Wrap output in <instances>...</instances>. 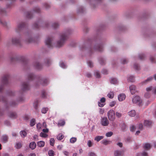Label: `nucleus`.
<instances>
[{
  "label": "nucleus",
  "instance_id": "f257e3e1",
  "mask_svg": "<svg viewBox=\"0 0 156 156\" xmlns=\"http://www.w3.org/2000/svg\"><path fill=\"white\" fill-rule=\"evenodd\" d=\"M69 34V31H67L65 33H62L61 34L60 40L57 43L58 47H60L64 44L68 38V34Z\"/></svg>",
  "mask_w": 156,
  "mask_h": 156
},
{
  "label": "nucleus",
  "instance_id": "f03ea898",
  "mask_svg": "<svg viewBox=\"0 0 156 156\" xmlns=\"http://www.w3.org/2000/svg\"><path fill=\"white\" fill-rule=\"evenodd\" d=\"M48 81L46 79H39L35 84V87H37L39 83L42 86H46L48 83Z\"/></svg>",
  "mask_w": 156,
  "mask_h": 156
},
{
  "label": "nucleus",
  "instance_id": "7ed1b4c3",
  "mask_svg": "<svg viewBox=\"0 0 156 156\" xmlns=\"http://www.w3.org/2000/svg\"><path fill=\"white\" fill-rule=\"evenodd\" d=\"M107 115L108 119L111 121H114L115 119V113L113 110H110L108 112Z\"/></svg>",
  "mask_w": 156,
  "mask_h": 156
},
{
  "label": "nucleus",
  "instance_id": "20e7f679",
  "mask_svg": "<svg viewBox=\"0 0 156 156\" xmlns=\"http://www.w3.org/2000/svg\"><path fill=\"white\" fill-rule=\"evenodd\" d=\"M52 37H48L45 41L46 44L48 46L49 48H52Z\"/></svg>",
  "mask_w": 156,
  "mask_h": 156
},
{
  "label": "nucleus",
  "instance_id": "39448f33",
  "mask_svg": "<svg viewBox=\"0 0 156 156\" xmlns=\"http://www.w3.org/2000/svg\"><path fill=\"white\" fill-rule=\"evenodd\" d=\"M101 125L104 126H106L109 124V121L106 117H103L101 118Z\"/></svg>",
  "mask_w": 156,
  "mask_h": 156
},
{
  "label": "nucleus",
  "instance_id": "423d86ee",
  "mask_svg": "<svg viewBox=\"0 0 156 156\" xmlns=\"http://www.w3.org/2000/svg\"><path fill=\"white\" fill-rule=\"evenodd\" d=\"M30 89V86L27 82H24L22 86V89L23 91H26Z\"/></svg>",
  "mask_w": 156,
  "mask_h": 156
},
{
  "label": "nucleus",
  "instance_id": "0eeeda50",
  "mask_svg": "<svg viewBox=\"0 0 156 156\" xmlns=\"http://www.w3.org/2000/svg\"><path fill=\"white\" fill-rule=\"evenodd\" d=\"M105 98L103 97L101 98L100 100V101H99L98 103V106L100 107H103L105 105Z\"/></svg>",
  "mask_w": 156,
  "mask_h": 156
},
{
  "label": "nucleus",
  "instance_id": "6e6552de",
  "mask_svg": "<svg viewBox=\"0 0 156 156\" xmlns=\"http://www.w3.org/2000/svg\"><path fill=\"white\" fill-rule=\"evenodd\" d=\"M36 77V76L32 73H29L27 76V79L29 81H32Z\"/></svg>",
  "mask_w": 156,
  "mask_h": 156
},
{
  "label": "nucleus",
  "instance_id": "1a4fd4ad",
  "mask_svg": "<svg viewBox=\"0 0 156 156\" xmlns=\"http://www.w3.org/2000/svg\"><path fill=\"white\" fill-rule=\"evenodd\" d=\"M132 101L133 103H137L138 102H140V98L139 96H136L134 97L132 99Z\"/></svg>",
  "mask_w": 156,
  "mask_h": 156
},
{
  "label": "nucleus",
  "instance_id": "9d476101",
  "mask_svg": "<svg viewBox=\"0 0 156 156\" xmlns=\"http://www.w3.org/2000/svg\"><path fill=\"white\" fill-rule=\"evenodd\" d=\"M129 89L132 94H133L136 92V87L135 86L132 85L130 86Z\"/></svg>",
  "mask_w": 156,
  "mask_h": 156
},
{
  "label": "nucleus",
  "instance_id": "9b49d317",
  "mask_svg": "<svg viewBox=\"0 0 156 156\" xmlns=\"http://www.w3.org/2000/svg\"><path fill=\"white\" fill-rule=\"evenodd\" d=\"M126 97V96L125 94H121L118 96V99L119 101H122L125 99Z\"/></svg>",
  "mask_w": 156,
  "mask_h": 156
},
{
  "label": "nucleus",
  "instance_id": "f8f14e48",
  "mask_svg": "<svg viewBox=\"0 0 156 156\" xmlns=\"http://www.w3.org/2000/svg\"><path fill=\"white\" fill-rule=\"evenodd\" d=\"M151 145L150 144L146 143L144 145L143 148L146 150H149L151 149Z\"/></svg>",
  "mask_w": 156,
  "mask_h": 156
},
{
  "label": "nucleus",
  "instance_id": "ddd939ff",
  "mask_svg": "<svg viewBox=\"0 0 156 156\" xmlns=\"http://www.w3.org/2000/svg\"><path fill=\"white\" fill-rule=\"evenodd\" d=\"M36 147V145L35 142H32L30 144L29 147L32 150L34 149Z\"/></svg>",
  "mask_w": 156,
  "mask_h": 156
},
{
  "label": "nucleus",
  "instance_id": "4468645a",
  "mask_svg": "<svg viewBox=\"0 0 156 156\" xmlns=\"http://www.w3.org/2000/svg\"><path fill=\"white\" fill-rule=\"evenodd\" d=\"M128 114L131 117H134L136 115V112L134 110H131L128 112Z\"/></svg>",
  "mask_w": 156,
  "mask_h": 156
},
{
  "label": "nucleus",
  "instance_id": "2eb2a0df",
  "mask_svg": "<svg viewBox=\"0 0 156 156\" xmlns=\"http://www.w3.org/2000/svg\"><path fill=\"white\" fill-rule=\"evenodd\" d=\"M94 49L99 51H101L103 50V48L101 45L98 44L95 46Z\"/></svg>",
  "mask_w": 156,
  "mask_h": 156
},
{
  "label": "nucleus",
  "instance_id": "dca6fc26",
  "mask_svg": "<svg viewBox=\"0 0 156 156\" xmlns=\"http://www.w3.org/2000/svg\"><path fill=\"white\" fill-rule=\"evenodd\" d=\"M152 124L151 121L148 120H145L144 122V126H150Z\"/></svg>",
  "mask_w": 156,
  "mask_h": 156
},
{
  "label": "nucleus",
  "instance_id": "f3484780",
  "mask_svg": "<svg viewBox=\"0 0 156 156\" xmlns=\"http://www.w3.org/2000/svg\"><path fill=\"white\" fill-rule=\"evenodd\" d=\"M34 66L38 69H40L42 68V66L39 62H36L34 64Z\"/></svg>",
  "mask_w": 156,
  "mask_h": 156
},
{
  "label": "nucleus",
  "instance_id": "a211bd4d",
  "mask_svg": "<svg viewBox=\"0 0 156 156\" xmlns=\"http://www.w3.org/2000/svg\"><path fill=\"white\" fill-rule=\"evenodd\" d=\"M45 144V143L44 141H40L37 143V146L39 147H43Z\"/></svg>",
  "mask_w": 156,
  "mask_h": 156
},
{
  "label": "nucleus",
  "instance_id": "6ab92c4d",
  "mask_svg": "<svg viewBox=\"0 0 156 156\" xmlns=\"http://www.w3.org/2000/svg\"><path fill=\"white\" fill-rule=\"evenodd\" d=\"M118 82V80L115 78H112L110 80V83L112 84H116Z\"/></svg>",
  "mask_w": 156,
  "mask_h": 156
},
{
  "label": "nucleus",
  "instance_id": "aec40b11",
  "mask_svg": "<svg viewBox=\"0 0 156 156\" xmlns=\"http://www.w3.org/2000/svg\"><path fill=\"white\" fill-rule=\"evenodd\" d=\"M47 94L46 91L44 90H43L41 91V96L42 98H45L47 97Z\"/></svg>",
  "mask_w": 156,
  "mask_h": 156
},
{
  "label": "nucleus",
  "instance_id": "412c9836",
  "mask_svg": "<svg viewBox=\"0 0 156 156\" xmlns=\"http://www.w3.org/2000/svg\"><path fill=\"white\" fill-rule=\"evenodd\" d=\"M103 138L104 136H97L95 137L94 140L97 142H99L101 140L103 139Z\"/></svg>",
  "mask_w": 156,
  "mask_h": 156
},
{
  "label": "nucleus",
  "instance_id": "4be33fe9",
  "mask_svg": "<svg viewBox=\"0 0 156 156\" xmlns=\"http://www.w3.org/2000/svg\"><path fill=\"white\" fill-rule=\"evenodd\" d=\"M115 156H120L121 155L122 151H116L114 152Z\"/></svg>",
  "mask_w": 156,
  "mask_h": 156
},
{
  "label": "nucleus",
  "instance_id": "5701e85b",
  "mask_svg": "<svg viewBox=\"0 0 156 156\" xmlns=\"http://www.w3.org/2000/svg\"><path fill=\"white\" fill-rule=\"evenodd\" d=\"M20 135H21L22 137H24L25 136H26L27 133L25 131H22L20 132Z\"/></svg>",
  "mask_w": 156,
  "mask_h": 156
},
{
  "label": "nucleus",
  "instance_id": "b1692460",
  "mask_svg": "<svg viewBox=\"0 0 156 156\" xmlns=\"http://www.w3.org/2000/svg\"><path fill=\"white\" fill-rule=\"evenodd\" d=\"M102 142L104 144L107 145L110 144L111 143V142L107 140H103L102 141Z\"/></svg>",
  "mask_w": 156,
  "mask_h": 156
},
{
  "label": "nucleus",
  "instance_id": "393cba45",
  "mask_svg": "<svg viewBox=\"0 0 156 156\" xmlns=\"http://www.w3.org/2000/svg\"><path fill=\"white\" fill-rule=\"evenodd\" d=\"M8 137L6 135H3L2 138V140L4 143L6 142L8 140Z\"/></svg>",
  "mask_w": 156,
  "mask_h": 156
},
{
  "label": "nucleus",
  "instance_id": "a878e982",
  "mask_svg": "<svg viewBox=\"0 0 156 156\" xmlns=\"http://www.w3.org/2000/svg\"><path fill=\"white\" fill-rule=\"evenodd\" d=\"M65 123V122L64 120H60L58 123V126H64Z\"/></svg>",
  "mask_w": 156,
  "mask_h": 156
},
{
  "label": "nucleus",
  "instance_id": "bb28decb",
  "mask_svg": "<svg viewBox=\"0 0 156 156\" xmlns=\"http://www.w3.org/2000/svg\"><path fill=\"white\" fill-rule=\"evenodd\" d=\"M35 124V119H32L30 121V125L31 126H34Z\"/></svg>",
  "mask_w": 156,
  "mask_h": 156
},
{
  "label": "nucleus",
  "instance_id": "cd10ccee",
  "mask_svg": "<svg viewBox=\"0 0 156 156\" xmlns=\"http://www.w3.org/2000/svg\"><path fill=\"white\" fill-rule=\"evenodd\" d=\"M129 82H133L134 81V77L133 76H130L128 79Z\"/></svg>",
  "mask_w": 156,
  "mask_h": 156
},
{
  "label": "nucleus",
  "instance_id": "c85d7f7f",
  "mask_svg": "<svg viewBox=\"0 0 156 156\" xmlns=\"http://www.w3.org/2000/svg\"><path fill=\"white\" fill-rule=\"evenodd\" d=\"M114 93L113 92H110L108 94V97L110 98H112L114 97Z\"/></svg>",
  "mask_w": 156,
  "mask_h": 156
},
{
  "label": "nucleus",
  "instance_id": "c756f323",
  "mask_svg": "<svg viewBox=\"0 0 156 156\" xmlns=\"http://www.w3.org/2000/svg\"><path fill=\"white\" fill-rule=\"evenodd\" d=\"M48 154L49 156H54V152L52 150H50L48 151Z\"/></svg>",
  "mask_w": 156,
  "mask_h": 156
},
{
  "label": "nucleus",
  "instance_id": "7c9ffc66",
  "mask_svg": "<svg viewBox=\"0 0 156 156\" xmlns=\"http://www.w3.org/2000/svg\"><path fill=\"white\" fill-rule=\"evenodd\" d=\"M64 136L62 134H59L57 136V139L58 140H61L63 138Z\"/></svg>",
  "mask_w": 156,
  "mask_h": 156
},
{
  "label": "nucleus",
  "instance_id": "2f4dec72",
  "mask_svg": "<svg viewBox=\"0 0 156 156\" xmlns=\"http://www.w3.org/2000/svg\"><path fill=\"white\" fill-rule=\"evenodd\" d=\"M26 16L27 18H31L32 17V15L31 12H27V13Z\"/></svg>",
  "mask_w": 156,
  "mask_h": 156
},
{
  "label": "nucleus",
  "instance_id": "473e14b6",
  "mask_svg": "<svg viewBox=\"0 0 156 156\" xmlns=\"http://www.w3.org/2000/svg\"><path fill=\"white\" fill-rule=\"evenodd\" d=\"M77 140L76 137H73L71 138L70 140V142L71 143H73L75 142Z\"/></svg>",
  "mask_w": 156,
  "mask_h": 156
},
{
  "label": "nucleus",
  "instance_id": "72a5a7b5",
  "mask_svg": "<svg viewBox=\"0 0 156 156\" xmlns=\"http://www.w3.org/2000/svg\"><path fill=\"white\" fill-rule=\"evenodd\" d=\"M48 110V108H43L41 110V112L44 114L46 113Z\"/></svg>",
  "mask_w": 156,
  "mask_h": 156
},
{
  "label": "nucleus",
  "instance_id": "f704fd0d",
  "mask_svg": "<svg viewBox=\"0 0 156 156\" xmlns=\"http://www.w3.org/2000/svg\"><path fill=\"white\" fill-rule=\"evenodd\" d=\"M50 144L52 146H53L54 144L55 140L53 138H51L50 140Z\"/></svg>",
  "mask_w": 156,
  "mask_h": 156
},
{
  "label": "nucleus",
  "instance_id": "c9c22d12",
  "mask_svg": "<svg viewBox=\"0 0 156 156\" xmlns=\"http://www.w3.org/2000/svg\"><path fill=\"white\" fill-rule=\"evenodd\" d=\"M19 42V38L16 37L14 38L13 39V42L14 44H16Z\"/></svg>",
  "mask_w": 156,
  "mask_h": 156
},
{
  "label": "nucleus",
  "instance_id": "e433bc0d",
  "mask_svg": "<svg viewBox=\"0 0 156 156\" xmlns=\"http://www.w3.org/2000/svg\"><path fill=\"white\" fill-rule=\"evenodd\" d=\"M40 136L42 137H46L48 136V135L44 133L41 132L40 133Z\"/></svg>",
  "mask_w": 156,
  "mask_h": 156
},
{
  "label": "nucleus",
  "instance_id": "4c0bfd02",
  "mask_svg": "<svg viewBox=\"0 0 156 156\" xmlns=\"http://www.w3.org/2000/svg\"><path fill=\"white\" fill-rule=\"evenodd\" d=\"M153 79V77L152 76H151L149 78H148L144 82L145 83H147L148 82H149L151 80Z\"/></svg>",
  "mask_w": 156,
  "mask_h": 156
},
{
  "label": "nucleus",
  "instance_id": "58836bf2",
  "mask_svg": "<svg viewBox=\"0 0 156 156\" xmlns=\"http://www.w3.org/2000/svg\"><path fill=\"white\" fill-rule=\"evenodd\" d=\"M113 133L112 132H108L106 133V136L107 137H110L113 135Z\"/></svg>",
  "mask_w": 156,
  "mask_h": 156
},
{
  "label": "nucleus",
  "instance_id": "ea45409f",
  "mask_svg": "<svg viewBox=\"0 0 156 156\" xmlns=\"http://www.w3.org/2000/svg\"><path fill=\"white\" fill-rule=\"evenodd\" d=\"M135 129L136 127L132 125L130 127V130L132 132L135 131Z\"/></svg>",
  "mask_w": 156,
  "mask_h": 156
},
{
  "label": "nucleus",
  "instance_id": "a19ab883",
  "mask_svg": "<svg viewBox=\"0 0 156 156\" xmlns=\"http://www.w3.org/2000/svg\"><path fill=\"white\" fill-rule=\"evenodd\" d=\"M116 104V102L115 101H112L109 104V106L111 107L114 106Z\"/></svg>",
  "mask_w": 156,
  "mask_h": 156
},
{
  "label": "nucleus",
  "instance_id": "79ce46f5",
  "mask_svg": "<svg viewBox=\"0 0 156 156\" xmlns=\"http://www.w3.org/2000/svg\"><path fill=\"white\" fill-rule=\"evenodd\" d=\"M134 68L137 70H139L140 69V66L138 64H134Z\"/></svg>",
  "mask_w": 156,
  "mask_h": 156
},
{
  "label": "nucleus",
  "instance_id": "37998d69",
  "mask_svg": "<svg viewBox=\"0 0 156 156\" xmlns=\"http://www.w3.org/2000/svg\"><path fill=\"white\" fill-rule=\"evenodd\" d=\"M139 57L141 60H143L144 59L145 56L144 55L141 54L139 55Z\"/></svg>",
  "mask_w": 156,
  "mask_h": 156
},
{
  "label": "nucleus",
  "instance_id": "c03bdc74",
  "mask_svg": "<svg viewBox=\"0 0 156 156\" xmlns=\"http://www.w3.org/2000/svg\"><path fill=\"white\" fill-rule=\"evenodd\" d=\"M59 26V24L57 23H54L53 24L52 26L54 28H57Z\"/></svg>",
  "mask_w": 156,
  "mask_h": 156
},
{
  "label": "nucleus",
  "instance_id": "a18cd8bd",
  "mask_svg": "<svg viewBox=\"0 0 156 156\" xmlns=\"http://www.w3.org/2000/svg\"><path fill=\"white\" fill-rule=\"evenodd\" d=\"M96 77L97 78H99L100 77V73L98 71L96 72L95 73Z\"/></svg>",
  "mask_w": 156,
  "mask_h": 156
},
{
  "label": "nucleus",
  "instance_id": "49530a36",
  "mask_svg": "<svg viewBox=\"0 0 156 156\" xmlns=\"http://www.w3.org/2000/svg\"><path fill=\"white\" fill-rule=\"evenodd\" d=\"M45 63L46 66H49L51 63V61L50 60L48 59H47L45 62Z\"/></svg>",
  "mask_w": 156,
  "mask_h": 156
},
{
  "label": "nucleus",
  "instance_id": "de8ad7c7",
  "mask_svg": "<svg viewBox=\"0 0 156 156\" xmlns=\"http://www.w3.org/2000/svg\"><path fill=\"white\" fill-rule=\"evenodd\" d=\"M87 145L88 147H90L92 146V143L91 141L90 140H89L88 141L87 143Z\"/></svg>",
  "mask_w": 156,
  "mask_h": 156
},
{
  "label": "nucleus",
  "instance_id": "09e8293b",
  "mask_svg": "<svg viewBox=\"0 0 156 156\" xmlns=\"http://www.w3.org/2000/svg\"><path fill=\"white\" fill-rule=\"evenodd\" d=\"M34 11L35 12H40V9L38 7H36L34 9Z\"/></svg>",
  "mask_w": 156,
  "mask_h": 156
},
{
  "label": "nucleus",
  "instance_id": "8fccbe9b",
  "mask_svg": "<svg viewBox=\"0 0 156 156\" xmlns=\"http://www.w3.org/2000/svg\"><path fill=\"white\" fill-rule=\"evenodd\" d=\"M87 64L89 66H90V67L91 68L93 67V63L92 62L90 61H89L87 62Z\"/></svg>",
  "mask_w": 156,
  "mask_h": 156
},
{
  "label": "nucleus",
  "instance_id": "3c124183",
  "mask_svg": "<svg viewBox=\"0 0 156 156\" xmlns=\"http://www.w3.org/2000/svg\"><path fill=\"white\" fill-rule=\"evenodd\" d=\"M23 118V119L26 120H28L29 118V116L27 115H25Z\"/></svg>",
  "mask_w": 156,
  "mask_h": 156
},
{
  "label": "nucleus",
  "instance_id": "603ef678",
  "mask_svg": "<svg viewBox=\"0 0 156 156\" xmlns=\"http://www.w3.org/2000/svg\"><path fill=\"white\" fill-rule=\"evenodd\" d=\"M15 147L16 149H19L20 148V143L17 142L15 145Z\"/></svg>",
  "mask_w": 156,
  "mask_h": 156
},
{
  "label": "nucleus",
  "instance_id": "864d4df0",
  "mask_svg": "<svg viewBox=\"0 0 156 156\" xmlns=\"http://www.w3.org/2000/svg\"><path fill=\"white\" fill-rule=\"evenodd\" d=\"M115 115L118 118L122 116V114L118 112H116L115 113Z\"/></svg>",
  "mask_w": 156,
  "mask_h": 156
},
{
  "label": "nucleus",
  "instance_id": "5fc2aeb1",
  "mask_svg": "<svg viewBox=\"0 0 156 156\" xmlns=\"http://www.w3.org/2000/svg\"><path fill=\"white\" fill-rule=\"evenodd\" d=\"M121 128L122 129H124L126 128V125L125 124L123 123L121 125Z\"/></svg>",
  "mask_w": 156,
  "mask_h": 156
},
{
  "label": "nucleus",
  "instance_id": "6e6d98bb",
  "mask_svg": "<svg viewBox=\"0 0 156 156\" xmlns=\"http://www.w3.org/2000/svg\"><path fill=\"white\" fill-rule=\"evenodd\" d=\"M100 63L102 65H104L105 64V61L103 58L101 59L100 61Z\"/></svg>",
  "mask_w": 156,
  "mask_h": 156
},
{
  "label": "nucleus",
  "instance_id": "4d7b16f0",
  "mask_svg": "<svg viewBox=\"0 0 156 156\" xmlns=\"http://www.w3.org/2000/svg\"><path fill=\"white\" fill-rule=\"evenodd\" d=\"M127 61L126 59H123L122 60V63L123 64H125L127 63Z\"/></svg>",
  "mask_w": 156,
  "mask_h": 156
},
{
  "label": "nucleus",
  "instance_id": "13d9d810",
  "mask_svg": "<svg viewBox=\"0 0 156 156\" xmlns=\"http://www.w3.org/2000/svg\"><path fill=\"white\" fill-rule=\"evenodd\" d=\"M104 112V110L103 109L100 108L99 110V113L101 114H103Z\"/></svg>",
  "mask_w": 156,
  "mask_h": 156
},
{
  "label": "nucleus",
  "instance_id": "bf43d9fd",
  "mask_svg": "<svg viewBox=\"0 0 156 156\" xmlns=\"http://www.w3.org/2000/svg\"><path fill=\"white\" fill-rule=\"evenodd\" d=\"M139 129L142 130L143 128V125L142 124H139L138 125Z\"/></svg>",
  "mask_w": 156,
  "mask_h": 156
},
{
  "label": "nucleus",
  "instance_id": "052dcab7",
  "mask_svg": "<svg viewBox=\"0 0 156 156\" xmlns=\"http://www.w3.org/2000/svg\"><path fill=\"white\" fill-rule=\"evenodd\" d=\"M25 26V24L24 23H20V29L21 28H22L23 27H24Z\"/></svg>",
  "mask_w": 156,
  "mask_h": 156
},
{
  "label": "nucleus",
  "instance_id": "680f3d73",
  "mask_svg": "<svg viewBox=\"0 0 156 156\" xmlns=\"http://www.w3.org/2000/svg\"><path fill=\"white\" fill-rule=\"evenodd\" d=\"M37 127L38 129H40L41 128V124L40 123H38L37 125Z\"/></svg>",
  "mask_w": 156,
  "mask_h": 156
},
{
  "label": "nucleus",
  "instance_id": "e2e57ef3",
  "mask_svg": "<svg viewBox=\"0 0 156 156\" xmlns=\"http://www.w3.org/2000/svg\"><path fill=\"white\" fill-rule=\"evenodd\" d=\"M60 66L63 68H66L65 64L63 62L61 63Z\"/></svg>",
  "mask_w": 156,
  "mask_h": 156
},
{
  "label": "nucleus",
  "instance_id": "0e129e2a",
  "mask_svg": "<svg viewBox=\"0 0 156 156\" xmlns=\"http://www.w3.org/2000/svg\"><path fill=\"white\" fill-rule=\"evenodd\" d=\"M152 87H147L146 89V90L147 92H148L149 91L151 90H152Z\"/></svg>",
  "mask_w": 156,
  "mask_h": 156
},
{
  "label": "nucleus",
  "instance_id": "69168bd1",
  "mask_svg": "<svg viewBox=\"0 0 156 156\" xmlns=\"http://www.w3.org/2000/svg\"><path fill=\"white\" fill-rule=\"evenodd\" d=\"M44 6L46 9H48L50 7V5L47 3L45 4Z\"/></svg>",
  "mask_w": 156,
  "mask_h": 156
},
{
  "label": "nucleus",
  "instance_id": "338daca9",
  "mask_svg": "<svg viewBox=\"0 0 156 156\" xmlns=\"http://www.w3.org/2000/svg\"><path fill=\"white\" fill-rule=\"evenodd\" d=\"M34 27L35 28H39V25L37 23H35L34 24Z\"/></svg>",
  "mask_w": 156,
  "mask_h": 156
},
{
  "label": "nucleus",
  "instance_id": "774afa93",
  "mask_svg": "<svg viewBox=\"0 0 156 156\" xmlns=\"http://www.w3.org/2000/svg\"><path fill=\"white\" fill-rule=\"evenodd\" d=\"M89 156H96V154L93 152H90L89 154Z\"/></svg>",
  "mask_w": 156,
  "mask_h": 156
}]
</instances>
